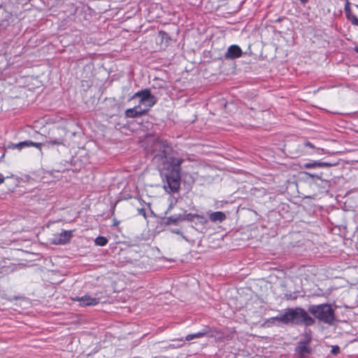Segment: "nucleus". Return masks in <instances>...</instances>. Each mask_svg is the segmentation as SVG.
<instances>
[{
	"instance_id": "f257e3e1",
	"label": "nucleus",
	"mask_w": 358,
	"mask_h": 358,
	"mask_svg": "<svg viewBox=\"0 0 358 358\" xmlns=\"http://www.w3.org/2000/svg\"><path fill=\"white\" fill-rule=\"evenodd\" d=\"M153 162L163 179L164 189L169 193L178 192L180 187L181 164L184 159L166 141L154 143Z\"/></svg>"
},
{
	"instance_id": "f03ea898",
	"label": "nucleus",
	"mask_w": 358,
	"mask_h": 358,
	"mask_svg": "<svg viewBox=\"0 0 358 358\" xmlns=\"http://www.w3.org/2000/svg\"><path fill=\"white\" fill-rule=\"evenodd\" d=\"M308 311L300 307L287 308L285 313L271 318L284 324L304 325L310 327L315 323L314 317L309 315Z\"/></svg>"
},
{
	"instance_id": "7ed1b4c3",
	"label": "nucleus",
	"mask_w": 358,
	"mask_h": 358,
	"mask_svg": "<svg viewBox=\"0 0 358 358\" xmlns=\"http://www.w3.org/2000/svg\"><path fill=\"white\" fill-rule=\"evenodd\" d=\"M308 311L324 324L332 325L336 321L335 310L329 303L310 305L308 308Z\"/></svg>"
},
{
	"instance_id": "20e7f679",
	"label": "nucleus",
	"mask_w": 358,
	"mask_h": 358,
	"mask_svg": "<svg viewBox=\"0 0 358 358\" xmlns=\"http://www.w3.org/2000/svg\"><path fill=\"white\" fill-rule=\"evenodd\" d=\"M312 340V331L310 329L305 331L294 350L299 358H306L307 355L312 354L313 349L310 346Z\"/></svg>"
},
{
	"instance_id": "39448f33",
	"label": "nucleus",
	"mask_w": 358,
	"mask_h": 358,
	"mask_svg": "<svg viewBox=\"0 0 358 358\" xmlns=\"http://www.w3.org/2000/svg\"><path fill=\"white\" fill-rule=\"evenodd\" d=\"M139 99L138 106H144L148 110L157 103V98L151 93V90L145 88L136 92L131 99Z\"/></svg>"
},
{
	"instance_id": "423d86ee",
	"label": "nucleus",
	"mask_w": 358,
	"mask_h": 358,
	"mask_svg": "<svg viewBox=\"0 0 358 358\" xmlns=\"http://www.w3.org/2000/svg\"><path fill=\"white\" fill-rule=\"evenodd\" d=\"M71 300L73 301H78L79 306L82 307L93 306L99 303V298L92 297L88 294H85L83 296L71 297Z\"/></svg>"
},
{
	"instance_id": "0eeeda50",
	"label": "nucleus",
	"mask_w": 358,
	"mask_h": 358,
	"mask_svg": "<svg viewBox=\"0 0 358 358\" xmlns=\"http://www.w3.org/2000/svg\"><path fill=\"white\" fill-rule=\"evenodd\" d=\"M243 54L241 48L238 45H231L227 48L224 57L225 59H235L241 57Z\"/></svg>"
},
{
	"instance_id": "6e6552de",
	"label": "nucleus",
	"mask_w": 358,
	"mask_h": 358,
	"mask_svg": "<svg viewBox=\"0 0 358 358\" xmlns=\"http://www.w3.org/2000/svg\"><path fill=\"white\" fill-rule=\"evenodd\" d=\"M72 236V231L62 230L58 236H55L52 243L55 245H64L69 243Z\"/></svg>"
},
{
	"instance_id": "1a4fd4ad",
	"label": "nucleus",
	"mask_w": 358,
	"mask_h": 358,
	"mask_svg": "<svg viewBox=\"0 0 358 358\" xmlns=\"http://www.w3.org/2000/svg\"><path fill=\"white\" fill-rule=\"evenodd\" d=\"M338 165V162L333 161H314L313 162H306L303 166L306 169H317L331 167Z\"/></svg>"
},
{
	"instance_id": "9d476101",
	"label": "nucleus",
	"mask_w": 358,
	"mask_h": 358,
	"mask_svg": "<svg viewBox=\"0 0 358 358\" xmlns=\"http://www.w3.org/2000/svg\"><path fill=\"white\" fill-rule=\"evenodd\" d=\"M148 113V109H141L140 106L137 105L134 108L127 109L124 115L127 118H136L145 115Z\"/></svg>"
},
{
	"instance_id": "9b49d317",
	"label": "nucleus",
	"mask_w": 358,
	"mask_h": 358,
	"mask_svg": "<svg viewBox=\"0 0 358 358\" xmlns=\"http://www.w3.org/2000/svg\"><path fill=\"white\" fill-rule=\"evenodd\" d=\"M227 218L226 215L222 211H216L211 213L209 215V219L212 222H222L224 220H225Z\"/></svg>"
},
{
	"instance_id": "f8f14e48",
	"label": "nucleus",
	"mask_w": 358,
	"mask_h": 358,
	"mask_svg": "<svg viewBox=\"0 0 358 358\" xmlns=\"http://www.w3.org/2000/svg\"><path fill=\"white\" fill-rule=\"evenodd\" d=\"M42 144L43 143H35V142H33L29 140L20 142V145H22V149L26 147L34 146V147H36V148L41 150Z\"/></svg>"
},
{
	"instance_id": "ddd939ff",
	"label": "nucleus",
	"mask_w": 358,
	"mask_h": 358,
	"mask_svg": "<svg viewBox=\"0 0 358 358\" xmlns=\"http://www.w3.org/2000/svg\"><path fill=\"white\" fill-rule=\"evenodd\" d=\"M208 333V331L203 330L202 331H199L194 334H190L186 336L185 340L187 341H192L194 338H199L203 337L206 334Z\"/></svg>"
},
{
	"instance_id": "4468645a",
	"label": "nucleus",
	"mask_w": 358,
	"mask_h": 358,
	"mask_svg": "<svg viewBox=\"0 0 358 358\" xmlns=\"http://www.w3.org/2000/svg\"><path fill=\"white\" fill-rule=\"evenodd\" d=\"M42 145L49 147L50 145H59L64 144L63 138H55L53 140L46 141L44 143H42Z\"/></svg>"
},
{
	"instance_id": "2eb2a0df",
	"label": "nucleus",
	"mask_w": 358,
	"mask_h": 358,
	"mask_svg": "<svg viewBox=\"0 0 358 358\" xmlns=\"http://www.w3.org/2000/svg\"><path fill=\"white\" fill-rule=\"evenodd\" d=\"M194 218H201L203 222H205L203 215L196 213H185V221L192 222Z\"/></svg>"
},
{
	"instance_id": "dca6fc26",
	"label": "nucleus",
	"mask_w": 358,
	"mask_h": 358,
	"mask_svg": "<svg viewBox=\"0 0 358 358\" xmlns=\"http://www.w3.org/2000/svg\"><path fill=\"white\" fill-rule=\"evenodd\" d=\"M108 241V239L104 236H98L94 241L95 244L99 246H105Z\"/></svg>"
},
{
	"instance_id": "f3484780",
	"label": "nucleus",
	"mask_w": 358,
	"mask_h": 358,
	"mask_svg": "<svg viewBox=\"0 0 358 358\" xmlns=\"http://www.w3.org/2000/svg\"><path fill=\"white\" fill-rule=\"evenodd\" d=\"M164 223L165 225L177 224L176 215L166 217Z\"/></svg>"
},
{
	"instance_id": "a211bd4d",
	"label": "nucleus",
	"mask_w": 358,
	"mask_h": 358,
	"mask_svg": "<svg viewBox=\"0 0 358 358\" xmlns=\"http://www.w3.org/2000/svg\"><path fill=\"white\" fill-rule=\"evenodd\" d=\"M346 17L349 21H350L352 24L358 27V17L355 15H354L353 13H351L350 15L348 14L346 16Z\"/></svg>"
},
{
	"instance_id": "6ab92c4d",
	"label": "nucleus",
	"mask_w": 358,
	"mask_h": 358,
	"mask_svg": "<svg viewBox=\"0 0 358 358\" xmlns=\"http://www.w3.org/2000/svg\"><path fill=\"white\" fill-rule=\"evenodd\" d=\"M304 173L306 175H307L310 178H317L319 180H323L322 179V173H320V174H317V173H310L308 172H305Z\"/></svg>"
},
{
	"instance_id": "aec40b11",
	"label": "nucleus",
	"mask_w": 358,
	"mask_h": 358,
	"mask_svg": "<svg viewBox=\"0 0 358 358\" xmlns=\"http://www.w3.org/2000/svg\"><path fill=\"white\" fill-rule=\"evenodd\" d=\"M344 11L345 13V15L347 16L348 14H351L350 7V2L348 1H346L345 6H344Z\"/></svg>"
},
{
	"instance_id": "412c9836",
	"label": "nucleus",
	"mask_w": 358,
	"mask_h": 358,
	"mask_svg": "<svg viewBox=\"0 0 358 358\" xmlns=\"http://www.w3.org/2000/svg\"><path fill=\"white\" fill-rule=\"evenodd\" d=\"M340 352V348L338 345L331 346V353L334 355H336Z\"/></svg>"
},
{
	"instance_id": "4be33fe9",
	"label": "nucleus",
	"mask_w": 358,
	"mask_h": 358,
	"mask_svg": "<svg viewBox=\"0 0 358 358\" xmlns=\"http://www.w3.org/2000/svg\"><path fill=\"white\" fill-rule=\"evenodd\" d=\"M8 148H11V149L17 148L20 150L22 149V145H20V143H15H15H11L10 145H8Z\"/></svg>"
},
{
	"instance_id": "5701e85b",
	"label": "nucleus",
	"mask_w": 358,
	"mask_h": 358,
	"mask_svg": "<svg viewBox=\"0 0 358 358\" xmlns=\"http://www.w3.org/2000/svg\"><path fill=\"white\" fill-rule=\"evenodd\" d=\"M198 220L197 222H195V224L196 225H198V224H201V225H205L207 224L208 222V220L204 217V220L205 222H203V220H201V218H196Z\"/></svg>"
},
{
	"instance_id": "b1692460",
	"label": "nucleus",
	"mask_w": 358,
	"mask_h": 358,
	"mask_svg": "<svg viewBox=\"0 0 358 358\" xmlns=\"http://www.w3.org/2000/svg\"><path fill=\"white\" fill-rule=\"evenodd\" d=\"M176 218H177L178 223V222H180V221H185V213L176 215Z\"/></svg>"
},
{
	"instance_id": "393cba45",
	"label": "nucleus",
	"mask_w": 358,
	"mask_h": 358,
	"mask_svg": "<svg viewBox=\"0 0 358 358\" xmlns=\"http://www.w3.org/2000/svg\"><path fill=\"white\" fill-rule=\"evenodd\" d=\"M303 145L305 147H308V148H315V146L314 145L310 143V141H306L303 142Z\"/></svg>"
},
{
	"instance_id": "a878e982",
	"label": "nucleus",
	"mask_w": 358,
	"mask_h": 358,
	"mask_svg": "<svg viewBox=\"0 0 358 358\" xmlns=\"http://www.w3.org/2000/svg\"><path fill=\"white\" fill-rule=\"evenodd\" d=\"M171 231L174 234H180V235H182V231L179 229H172Z\"/></svg>"
},
{
	"instance_id": "bb28decb",
	"label": "nucleus",
	"mask_w": 358,
	"mask_h": 358,
	"mask_svg": "<svg viewBox=\"0 0 358 358\" xmlns=\"http://www.w3.org/2000/svg\"><path fill=\"white\" fill-rule=\"evenodd\" d=\"M9 177L8 176H6V177H4L3 176V174L0 173V184H1L2 182H3L4 180L5 179H7Z\"/></svg>"
},
{
	"instance_id": "cd10ccee",
	"label": "nucleus",
	"mask_w": 358,
	"mask_h": 358,
	"mask_svg": "<svg viewBox=\"0 0 358 358\" xmlns=\"http://www.w3.org/2000/svg\"><path fill=\"white\" fill-rule=\"evenodd\" d=\"M139 214L142 215L144 217H146V213L144 208H141L139 210Z\"/></svg>"
},
{
	"instance_id": "c85d7f7f",
	"label": "nucleus",
	"mask_w": 358,
	"mask_h": 358,
	"mask_svg": "<svg viewBox=\"0 0 358 358\" xmlns=\"http://www.w3.org/2000/svg\"><path fill=\"white\" fill-rule=\"evenodd\" d=\"M118 224H119V222H118V221H117L116 220H114V224H113V225L116 226V225H117Z\"/></svg>"
},
{
	"instance_id": "c756f323",
	"label": "nucleus",
	"mask_w": 358,
	"mask_h": 358,
	"mask_svg": "<svg viewBox=\"0 0 358 358\" xmlns=\"http://www.w3.org/2000/svg\"><path fill=\"white\" fill-rule=\"evenodd\" d=\"M355 51L358 53V47L357 46H356L355 48Z\"/></svg>"
},
{
	"instance_id": "7c9ffc66",
	"label": "nucleus",
	"mask_w": 358,
	"mask_h": 358,
	"mask_svg": "<svg viewBox=\"0 0 358 358\" xmlns=\"http://www.w3.org/2000/svg\"><path fill=\"white\" fill-rule=\"evenodd\" d=\"M357 8H358V6H357Z\"/></svg>"
}]
</instances>
